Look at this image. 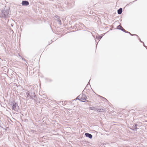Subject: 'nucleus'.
I'll list each match as a JSON object with an SVG mask.
<instances>
[{
  "instance_id": "nucleus-1",
  "label": "nucleus",
  "mask_w": 147,
  "mask_h": 147,
  "mask_svg": "<svg viewBox=\"0 0 147 147\" xmlns=\"http://www.w3.org/2000/svg\"><path fill=\"white\" fill-rule=\"evenodd\" d=\"M10 15V12L9 9L2 11L0 14L1 18H5L8 17Z\"/></svg>"
},
{
  "instance_id": "nucleus-2",
  "label": "nucleus",
  "mask_w": 147,
  "mask_h": 147,
  "mask_svg": "<svg viewBox=\"0 0 147 147\" xmlns=\"http://www.w3.org/2000/svg\"><path fill=\"white\" fill-rule=\"evenodd\" d=\"M11 105L12 106L11 109L12 110L16 112L18 111L19 107L17 103L14 102H12Z\"/></svg>"
},
{
  "instance_id": "nucleus-3",
  "label": "nucleus",
  "mask_w": 147,
  "mask_h": 147,
  "mask_svg": "<svg viewBox=\"0 0 147 147\" xmlns=\"http://www.w3.org/2000/svg\"><path fill=\"white\" fill-rule=\"evenodd\" d=\"M32 94H31V92L29 91H28L26 93V98H28L30 97V99H33L35 101H36V95H32V96H31Z\"/></svg>"
},
{
  "instance_id": "nucleus-4",
  "label": "nucleus",
  "mask_w": 147,
  "mask_h": 147,
  "mask_svg": "<svg viewBox=\"0 0 147 147\" xmlns=\"http://www.w3.org/2000/svg\"><path fill=\"white\" fill-rule=\"evenodd\" d=\"M86 97L84 94H80L77 98V99L81 101L85 102L86 100Z\"/></svg>"
},
{
  "instance_id": "nucleus-5",
  "label": "nucleus",
  "mask_w": 147,
  "mask_h": 147,
  "mask_svg": "<svg viewBox=\"0 0 147 147\" xmlns=\"http://www.w3.org/2000/svg\"><path fill=\"white\" fill-rule=\"evenodd\" d=\"M36 89L35 86L34 85L32 86L31 88V90L29 91L31 92V94L32 96V95H35V90Z\"/></svg>"
},
{
  "instance_id": "nucleus-6",
  "label": "nucleus",
  "mask_w": 147,
  "mask_h": 147,
  "mask_svg": "<svg viewBox=\"0 0 147 147\" xmlns=\"http://www.w3.org/2000/svg\"><path fill=\"white\" fill-rule=\"evenodd\" d=\"M117 29H119L123 31V32H126V33H128V32H127V31L125 30L123 27L121 25H119L118 26H117Z\"/></svg>"
},
{
  "instance_id": "nucleus-7",
  "label": "nucleus",
  "mask_w": 147,
  "mask_h": 147,
  "mask_svg": "<svg viewBox=\"0 0 147 147\" xmlns=\"http://www.w3.org/2000/svg\"><path fill=\"white\" fill-rule=\"evenodd\" d=\"M22 4L23 6H27L29 4V3L27 1H22Z\"/></svg>"
},
{
  "instance_id": "nucleus-8",
  "label": "nucleus",
  "mask_w": 147,
  "mask_h": 147,
  "mask_svg": "<svg viewBox=\"0 0 147 147\" xmlns=\"http://www.w3.org/2000/svg\"><path fill=\"white\" fill-rule=\"evenodd\" d=\"M85 136L87 137H88V138H92V135L88 133H86L85 134Z\"/></svg>"
},
{
  "instance_id": "nucleus-9",
  "label": "nucleus",
  "mask_w": 147,
  "mask_h": 147,
  "mask_svg": "<svg viewBox=\"0 0 147 147\" xmlns=\"http://www.w3.org/2000/svg\"><path fill=\"white\" fill-rule=\"evenodd\" d=\"M55 17L57 18V21L58 22V24L60 25H61V21L59 17L58 16H56Z\"/></svg>"
},
{
  "instance_id": "nucleus-10",
  "label": "nucleus",
  "mask_w": 147,
  "mask_h": 147,
  "mask_svg": "<svg viewBox=\"0 0 147 147\" xmlns=\"http://www.w3.org/2000/svg\"><path fill=\"white\" fill-rule=\"evenodd\" d=\"M122 12V9L121 8H120L117 10V13L119 14H121Z\"/></svg>"
},
{
  "instance_id": "nucleus-11",
  "label": "nucleus",
  "mask_w": 147,
  "mask_h": 147,
  "mask_svg": "<svg viewBox=\"0 0 147 147\" xmlns=\"http://www.w3.org/2000/svg\"><path fill=\"white\" fill-rule=\"evenodd\" d=\"M137 124H135V125H134L133 127H132L133 129H132L134 130L135 131H136L137 129Z\"/></svg>"
},
{
  "instance_id": "nucleus-12",
  "label": "nucleus",
  "mask_w": 147,
  "mask_h": 147,
  "mask_svg": "<svg viewBox=\"0 0 147 147\" xmlns=\"http://www.w3.org/2000/svg\"><path fill=\"white\" fill-rule=\"evenodd\" d=\"M96 111L98 112H102L103 111V109H96Z\"/></svg>"
},
{
  "instance_id": "nucleus-13",
  "label": "nucleus",
  "mask_w": 147,
  "mask_h": 147,
  "mask_svg": "<svg viewBox=\"0 0 147 147\" xmlns=\"http://www.w3.org/2000/svg\"><path fill=\"white\" fill-rule=\"evenodd\" d=\"M28 138H24L23 142H24V141H25L27 142V143H28Z\"/></svg>"
},
{
  "instance_id": "nucleus-14",
  "label": "nucleus",
  "mask_w": 147,
  "mask_h": 147,
  "mask_svg": "<svg viewBox=\"0 0 147 147\" xmlns=\"http://www.w3.org/2000/svg\"><path fill=\"white\" fill-rule=\"evenodd\" d=\"M90 109H91V110H95V108L94 107H90Z\"/></svg>"
},
{
  "instance_id": "nucleus-15",
  "label": "nucleus",
  "mask_w": 147,
  "mask_h": 147,
  "mask_svg": "<svg viewBox=\"0 0 147 147\" xmlns=\"http://www.w3.org/2000/svg\"><path fill=\"white\" fill-rule=\"evenodd\" d=\"M127 32H128V33H129V34H130L131 35V36H134V35H135V36H138L137 35H136V34H131L130 32H128V31H127Z\"/></svg>"
},
{
  "instance_id": "nucleus-16",
  "label": "nucleus",
  "mask_w": 147,
  "mask_h": 147,
  "mask_svg": "<svg viewBox=\"0 0 147 147\" xmlns=\"http://www.w3.org/2000/svg\"><path fill=\"white\" fill-rule=\"evenodd\" d=\"M102 36H99V38L100 39L102 38Z\"/></svg>"
},
{
  "instance_id": "nucleus-17",
  "label": "nucleus",
  "mask_w": 147,
  "mask_h": 147,
  "mask_svg": "<svg viewBox=\"0 0 147 147\" xmlns=\"http://www.w3.org/2000/svg\"><path fill=\"white\" fill-rule=\"evenodd\" d=\"M143 45H144V46L147 48V47L144 44V43L143 42Z\"/></svg>"
},
{
  "instance_id": "nucleus-18",
  "label": "nucleus",
  "mask_w": 147,
  "mask_h": 147,
  "mask_svg": "<svg viewBox=\"0 0 147 147\" xmlns=\"http://www.w3.org/2000/svg\"><path fill=\"white\" fill-rule=\"evenodd\" d=\"M139 40H140V42H142V41H141V40H140V38H139Z\"/></svg>"
}]
</instances>
